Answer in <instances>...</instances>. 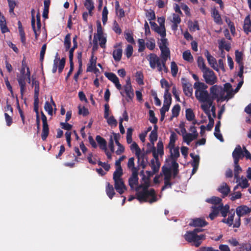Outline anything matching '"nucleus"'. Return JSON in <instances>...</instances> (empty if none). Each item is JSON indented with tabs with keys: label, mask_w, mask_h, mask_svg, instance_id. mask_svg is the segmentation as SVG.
<instances>
[{
	"label": "nucleus",
	"mask_w": 251,
	"mask_h": 251,
	"mask_svg": "<svg viewBox=\"0 0 251 251\" xmlns=\"http://www.w3.org/2000/svg\"><path fill=\"white\" fill-rule=\"evenodd\" d=\"M85 6L89 11V14H91V12L94 8V6L92 0H85L84 3Z\"/></svg>",
	"instance_id": "nucleus-48"
},
{
	"label": "nucleus",
	"mask_w": 251,
	"mask_h": 251,
	"mask_svg": "<svg viewBox=\"0 0 251 251\" xmlns=\"http://www.w3.org/2000/svg\"><path fill=\"white\" fill-rule=\"evenodd\" d=\"M125 93L127 97V100H131L133 98L134 94L133 89L131 85L124 86Z\"/></svg>",
	"instance_id": "nucleus-29"
},
{
	"label": "nucleus",
	"mask_w": 251,
	"mask_h": 251,
	"mask_svg": "<svg viewBox=\"0 0 251 251\" xmlns=\"http://www.w3.org/2000/svg\"><path fill=\"white\" fill-rule=\"evenodd\" d=\"M55 65H58V71L60 73L63 69L65 65V61L63 59L60 60L59 59H55Z\"/></svg>",
	"instance_id": "nucleus-51"
},
{
	"label": "nucleus",
	"mask_w": 251,
	"mask_h": 251,
	"mask_svg": "<svg viewBox=\"0 0 251 251\" xmlns=\"http://www.w3.org/2000/svg\"><path fill=\"white\" fill-rule=\"evenodd\" d=\"M154 31L161 36V38H165L166 29L165 26H159Z\"/></svg>",
	"instance_id": "nucleus-47"
},
{
	"label": "nucleus",
	"mask_w": 251,
	"mask_h": 251,
	"mask_svg": "<svg viewBox=\"0 0 251 251\" xmlns=\"http://www.w3.org/2000/svg\"><path fill=\"white\" fill-rule=\"evenodd\" d=\"M222 200L216 197H213L210 199H207L206 201L214 204L213 206H216L217 208H220V205L222 204L221 203Z\"/></svg>",
	"instance_id": "nucleus-32"
},
{
	"label": "nucleus",
	"mask_w": 251,
	"mask_h": 251,
	"mask_svg": "<svg viewBox=\"0 0 251 251\" xmlns=\"http://www.w3.org/2000/svg\"><path fill=\"white\" fill-rule=\"evenodd\" d=\"M182 87L184 94L188 97H191L193 94V88L192 85L188 82H185L182 83Z\"/></svg>",
	"instance_id": "nucleus-23"
},
{
	"label": "nucleus",
	"mask_w": 251,
	"mask_h": 251,
	"mask_svg": "<svg viewBox=\"0 0 251 251\" xmlns=\"http://www.w3.org/2000/svg\"><path fill=\"white\" fill-rule=\"evenodd\" d=\"M212 17L214 18V21L217 24L221 25L222 23V20L221 16L218 11L214 9L212 12Z\"/></svg>",
	"instance_id": "nucleus-39"
},
{
	"label": "nucleus",
	"mask_w": 251,
	"mask_h": 251,
	"mask_svg": "<svg viewBox=\"0 0 251 251\" xmlns=\"http://www.w3.org/2000/svg\"><path fill=\"white\" fill-rule=\"evenodd\" d=\"M202 77L206 84L210 85H213L218 82L216 75L209 68L202 72Z\"/></svg>",
	"instance_id": "nucleus-8"
},
{
	"label": "nucleus",
	"mask_w": 251,
	"mask_h": 251,
	"mask_svg": "<svg viewBox=\"0 0 251 251\" xmlns=\"http://www.w3.org/2000/svg\"><path fill=\"white\" fill-rule=\"evenodd\" d=\"M32 86L34 87V94H39V83L35 79H32Z\"/></svg>",
	"instance_id": "nucleus-59"
},
{
	"label": "nucleus",
	"mask_w": 251,
	"mask_h": 251,
	"mask_svg": "<svg viewBox=\"0 0 251 251\" xmlns=\"http://www.w3.org/2000/svg\"><path fill=\"white\" fill-rule=\"evenodd\" d=\"M157 139V133L155 130H152L150 135V140L151 143V146H154V143Z\"/></svg>",
	"instance_id": "nucleus-53"
},
{
	"label": "nucleus",
	"mask_w": 251,
	"mask_h": 251,
	"mask_svg": "<svg viewBox=\"0 0 251 251\" xmlns=\"http://www.w3.org/2000/svg\"><path fill=\"white\" fill-rule=\"evenodd\" d=\"M201 231V229L196 228L193 231H187L184 235L185 239L189 242L193 243L194 246L198 247L205 238L203 234L197 235L198 232Z\"/></svg>",
	"instance_id": "nucleus-5"
},
{
	"label": "nucleus",
	"mask_w": 251,
	"mask_h": 251,
	"mask_svg": "<svg viewBox=\"0 0 251 251\" xmlns=\"http://www.w3.org/2000/svg\"><path fill=\"white\" fill-rule=\"evenodd\" d=\"M194 117V114L191 109H188L186 110V117L188 121L193 120Z\"/></svg>",
	"instance_id": "nucleus-64"
},
{
	"label": "nucleus",
	"mask_w": 251,
	"mask_h": 251,
	"mask_svg": "<svg viewBox=\"0 0 251 251\" xmlns=\"http://www.w3.org/2000/svg\"><path fill=\"white\" fill-rule=\"evenodd\" d=\"M126 158L125 156H122L115 162L116 170L114 172L123 173V170L121 166V162Z\"/></svg>",
	"instance_id": "nucleus-41"
},
{
	"label": "nucleus",
	"mask_w": 251,
	"mask_h": 251,
	"mask_svg": "<svg viewBox=\"0 0 251 251\" xmlns=\"http://www.w3.org/2000/svg\"><path fill=\"white\" fill-rule=\"evenodd\" d=\"M159 47L161 50V57H170V52L168 46L167 39L161 38L158 42Z\"/></svg>",
	"instance_id": "nucleus-9"
},
{
	"label": "nucleus",
	"mask_w": 251,
	"mask_h": 251,
	"mask_svg": "<svg viewBox=\"0 0 251 251\" xmlns=\"http://www.w3.org/2000/svg\"><path fill=\"white\" fill-rule=\"evenodd\" d=\"M219 212V208H217L216 206H212V212L209 215V218L211 220H213L218 215Z\"/></svg>",
	"instance_id": "nucleus-56"
},
{
	"label": "nucleus",
	"mask_w": 251,
	"mask_h": 251,
	"mask_svg": "<svg viewBox=\"0 0 251 251\" xmlns=\"http://www.w3.org/2000/svg\"><path fill=\"white\" fill-rule=\"evenodd\" d=\"M108 124L112 126H116L117 125V122L113 116H108V118H105Z\"/></svg>",
	"instance_id": "nucleus-54"
},
{
	"label": "nucleus",
	"mask_w": 251,
	"mask_h": 251,
	"mask_svg": "<svg viewBox=\"0 0 251 251\" xmlns=\"http://www.w3.org/2000/svg\"><path fill=\"white\" fill-rule=\"evenodd\" d=\"M183 58L184 60L189 62H191L193 60V56L189 50L185 51L183 53Z\"/></svg>",
	"instance_id": "nucleus-58"
},
{
	"label": "nucleus",
	"mask_w": 251,
	"mask_h": 251,
	"mask_svg": "<svg viewBox=\"0 0 251 251\" xmlns=\"http://www.w3.org/2000/svg\"><path fill=\"white\" fill-rule=\"evenodd\" d=\"M105 76L115 84L116 87L118 90H120L122 89V85L120 83L119 78L114 74L112 73H106Z\"/></svg>",
	"instance_id": "nucleus-18"
},
{
	"label": "nucleus",
	"mask_w": 251,
	"mask_h": 251,
	"mask_svg": "<svg viewBox=\"0 0 251 251\" xmlns=\"http://www.w3.org/2000/svg\"><path fill=\"white\" fill-rule=\"evenodd\" d=\"M146 46L150 50H153L155 47V41L153 38H150L147 40Z\"/></svg>",
	"instance_id": "nucleus-46"
},
{
	"label": "nucleus",
	"mask_w": 251,
	"mask_h": 251,
	"mask_svg": "<svg viewBox=\"0 0 251 251\" xmlns=\"http://www.w3.org/2000/svg\"><path fill=\"white\" fill-rule=\"evenodd\" d=\"M197 61L198 66L201 71L202 73L209 69L206 66L204 59L201 57H199Z\"/></svg>",
	"instance_id": "nucleus-38"
},
{
	"label": "nucleus",
	"mask_w": 251,
	"mask_h": 251,
	"mask_svg": "<svg viewBox=\"0 0 251 251\" xmlns=\"http://www.w3.org/2000/svg\"><path fill=\"white\" fill-rule=\"evenodd\" d=\"M44 109L48 112V114L52 116L53 113V110L54 112L56 110V104L54 102L52 97L50 98V101H46L45 103Z\"/></svg>",
	"instance_id": "nucleus-15"
},
{
	"label": "nucleus",
	"mask_w": 251,
	"mask_h": 251,
	"mask_svg": "<svg viewBox=\"0 0 251 251\" xmlns=\"http://www.w3.org/2000/svg\"><path fill=\"white\" fill-rule=\"evenodd\" d=\"M235 60L238 64L239 66L244 65L242 62L243 54L242 52L236 50L235 52Z\"/></svg>",
	"instance_id": "nucleus-44"
},
{
	"label": "nucleus",
	"mask_w": 251,
	"mask_h": 251,
	"mask_svg": "<svg viewBox=\"0 0 251 251\" xmlns=\"http://www.w3.org/2000/svg\"><path fill=\"white\" fill-rule=\"evenodd\" d=\"M207 95L197 98L200 103L201 106H206L212 108V113L213 117L216 116V107L213 105L214 100L217 102L228 101L234 96L233 89L231 85L229 83L224 84V87L221 85H213L209 88V92L206 89Z\"/></svg>",
	"instance_id": "nucleus-1"
},
{
	"label": "nucleus",
	"mask_w": 251,
	"mask_h": 251,
	"mask_svg": "<svg viewBox=\"0 0 251 251\" xmlns=\"http://www.w3.org/2000/svg\"><path fill=\"white\" fill-rule=\"evenodd\" d=\"M236 179V182L238 183V185H239L240 187H241L242 188H245L249 186V183L248 180L244 177H241V178H239V177H238V178Z\"/></svg>",
	"instance_id": "nucleus-35"
},
{
	"label": "nucleus",
	"mask_w": 251,
	"mask_h": 251,
	"mask_svg": "<svg viewBox=\"0 0 251 251\" xmlns=\"http://www.w3.org/2000/svg\"><path fill=\"white\" fill-rule=\"evenodd\" d=\"M106 42V37L104 36L103 33L100 34V35H94L93 41V50H97L98 43L101 48H104Z\"/></svg>",
	"instance_id": "nucleus-10"
},
{
	"label": "nucleus",
	"mask_w": 251,
	"mask_h": 251,
	"mask_svg": "<svg viewBox=\"0 0 251 251\" xmlns=\"http://www.w3.org/2000/svg\"><path fill=\"white\" fill-rule=\"evenodd\" d=\"M180 106L178 104L175 105L172 109V115L170 118V121H172L174 117H176L179 115L180 112Z\"/></svg>",
	"instance_id": "nucleus-37"
},
{
	"label": "nucleus",
	"mask_w": 251,
	"mask_h": 251,
	"mask_svg": "<svg viewBox=\"0 0 251 251\" xmlns=\"http://www.w3.org/2000/svg\"><path fill=\"white\" fill-rule=\"evenodd\" d=\"M218 191L224 196H227L230 192V188L225 182H223L218 188Z\"/></svg>",
	"instance_id": "nucleus-25"
},
{
	"label": "nucleus",
	"mask_w": 251,
	"mask_h": 251,
	"mask_svg": "<svg viewBox=\"0 0 251 251\" xmlns=\"http://www.w3.org/2000/svg\"><path fill=\"white\" fill-rule=\"evenodd\" d=\"M97 57L94 55L93 53H92L91 58L90 60L89 66L87 68L88 71H92L96 68L97 62Z\"/></svg>",
	"instance_id": "nucleus-34"
},
{
	"label": "nucleus",
	"mask_w": 251,
	"mask_h": 251,
	"mask_svg": "<svg viewBox=\"0 0 251 251\" xmlns=\"http://www.w3.org/2000/svg\"><path fill=\"white\" fill-rule=\"evenodd\" d=\"M27 76L28 80V83L30 82V72L29 71V69L27 68V73L25 74V76H23L20 78H18V82L19 85L20 86V91L21 95L23 96L25 91V78Z\"/></svg>",
	"instance_id": "nucleus-13"
},
{
	"label": "nucleus",
	"mask_w": 251,
	"mask_h": 251,
	"mask_svg": "<svg viewBox=\"0 0 251 251\" xmlns=\"http://www.w3.org/2000/svg\"><path fill=\"white\" fill-rule=\"evenodd\" d=\"M130 150L134 152L139 159L142 157L143 154L141 153V150L138 145L135 142H133L130 146Z\"/></svg>",
	"instance_id": "nucleus-26"
},
{
	"label": "nucleus",
	"mask_w": 251,
	"mask_h": 251,
	"mask_svg": "<svg viewBox=\"0 0 251 251\" xmlns=\"http://www.w3.org/2000/svg\"><path fill=\"white\" fill-rule=\"evenodd\" d=\"M169 20L173 24L172 28L173 30H176L177 29L178 25L181 22V19L179 15L173 13L169 17Z\"/></svg>",
	"instance_id": "nucleus-16"
},
{
	"label": "nucleus",
	"mask_w": 251,
	"mask_h": 251,
	"mask_svg": "<svg viewBox=\"0 0 251 251\" xmlns=\"http://www.w3.org/2000/svg\"><path fill=\"white\" fill-rule=\"evenodd\" d=\"M138 182V172H134V173H132L128 182L132 189H136L138 191L137 199L140 202L147 201L151 203L157 201L158 198L155 191L152 189H148L150 185L148 178H146L144 183L139 187L137 186Z\"/></svg>",
	"instance_id": "nucleus-2"
},
{
	"label": "nucleus",
	"mask_w": 251,
	"mask_h": 251,
	"mask_svg": "<svg viewBox=\"0 0 251 251\" xmlns=\"http://www.w3.org/2000/svg\"><path fill=\"white\" fill-rule=\"evenodd\" d=\"M116 12L117 15L122 18L125 16L124 10L120 7V4L118 1L115 2Z\"/></svg>",
	"instance_id": "nucleus-45"
},
{
	"label": "nucleus",
	"mask_w": 251,
	"mask_h": 251,
	"mask_svg": "<svg viewBox=\"0 0 251 251\" xmlns=\"http://www.w3.org/2000/svg\"><path fill=\"white\" fill-rule=\"evenodd\" d=\"M243 28L247 34L251 32V15H248L245 19Z\"/></svg>",
	"instance_id": "nucleus-24"
},
{
	"label": "nucleus",
	"mask_w": 251,
	"mask_h": 251,
	"mask_svg": "<svg viewBox=\"0 0 251 251\" xmlns=\"http://www.w3.org/2000/svg\"><path fill=\"white\" fill-rule=\"evenodd\" d=\"M164 103L170 105L172 102V98L170 93L169 92L168 90H165V92L164 96Z\"/></svg>",
	"instance_id": "nucleus-43"
},
{
	"label": "nucleus",
	"mask_w": 251,
	"mask_h": 251,
	"mask_svg": "<svg viewBox=\"0 0 251 251\" xmlns=\"http://www.w3.org/2000/svg\"><path fill=\"white\" fill-rule=\"evenodd\" d=\"M31 26L34 32L35 38L37 39L41 28L40 16V13H38L36 16V22L34 17L31 19Z\"/></svg>",
	"instance_id": "nucleus-11"
},
{
	"label": "nucleus",
	"mask_w": 251,
	"mask_h": 251,
	"mask_svg": "<svg viewBox=\"0 0 251 251\" xmlns=\"http://www.w3.org/2000/svg\"><path fill=\"white\" fill-rule=\"evenodd\" d=\"M170 106V105L163 104V107L160 109V114H161V121L163 120L164 117H165V113L166 111H168L169 110Z\"/></svg>",
	"instance_id": "nucleus-55"
},
{
	"label": "nucleus",
	"mask_w": 251,
	"mask_h": 251,
	"mask_svg": "<svg viewBox=\"0 0 251 251\" xmlns=\"http://www.w3.org/2000/svg\"><path fill=\"white\" fill-rule=\"evenodd\" d=\"M207 225L206 221L201 218H196L192 220L191 222L190 223L189 225L191 226L197 227L201 226L202 227Z\"/></svg>",
	"instance_id": "nucleus-22"
},
{
	"label": "nucleus",
	"mask_w": 251,
	"mask_h": 251,
	"mask_svg": "<svg viewBox=\"0 0 251 251\" xmlns=\"http://www.w3.org/2000/svg\"><path fill=\"white\" fill-rule=\"evenodd\" d=\"M114 141H115V143L117 145V146H118V149L115 152L118 155H120L121 154V153H122L123 152H124V151H125V148L124 147V146L121 144H120V143L118 141V137H117V136L116 134H114Z\"/></svg>",
	"instance_id": "nucleus-31"
},
{
	"label": "nucleus",
	"mask_w": 251,
	"mask_h": 251,
	"mask_svg": "<svg viewBox=\"0 0 251 251\" xmlns=\"http://www.w3.org/2000/svg\"><path fill=\"white\" fill-rule=\"evenodd\" d=\"M234 177L235 178H238L239 176V174L242 172V169L238 165V162L236 163H234Z\"/></svg>",
	"instance_id": "nucleus-57"
},
{
	"label": "nucleus",
	"mask_w": 251,
	"mask_h": 251,
	"mask_svg": "<svg viewBox=\"0 0 251 251\" xmlns=\"http://www.w3.org/2000/svg\"><path fill=\"white\" fill-rule=\"evenodd\" d=\"M127 167L131 170L132 173H134V172H138L137 169L135 167L134 158L133 157L129 158L127 162Z\"/></svg>",
	"instance_id": "nucleus-40"
},
{
	"label": "nucleus",
	"mask_w": 251,
	"mask_h": 251,
	"mask_svg": "<svg viewBox=\"0 0 251 251\" xmlns=\"http://www.w3.org/2000/svg\"><path fill=\"white\" fill-rule=\"evenodd\" d=\"M71 45V35L68 34L64 39V46L66 50H69Z\"/></svg>",
	"instance_id": "nucleus-62"
},
{
	"label": "nucleus",
	"mask_w": 251,
	"mask_h": 251,
	"mask_svg": "<svg viewBox=\"0 0 251 251\" xmlns=\"http://www.w3.org/2000/svg\"><path fill=\"white\" fill-rule=\"evenodd\" d=\"M136 80L140 85L143 84V75L140 72H137L135 75Z\"/></svg>",
	"instance_id": "nucleus-63"
},
{
	"label": "nucleus",
	"mask_w": 251,
	"mask_h": 251,
	"mask_svg": "<svg viewBox=\"0 0 251 251\" xmlns=\"http://www.w3.org/2000/svg\"><path fill=\"white\" fill-rule=\"evenodd\" d=\"M152 151L155 158H157L159 155L162 156L164 154V147L162 141L159 140L156 146V148L152 146Z\"/></svg>",
	"instance_id": "nucleus-14"
},
{
	"label": "nucleus",
	"mask_w": 251,
	"mask_h": 251,
	"mask_svg": "<svg viewBox=\"0 0 251 251\" xmlns=\"http://www.w3.org/2000/svg\"><path fill=\"white\" fill-rule=\"evenodd\" d=\"M219 49L221 50H222L223 49H226L227 51H228L230 49V44H229L228 43H226L224 39L221 40L219 42Z\"/></svg>",
	"instance_id": "nucleus-50"
},
{
	"label": "nucleus",
	"mask_w": 251,
	"mask_h": 251,
	"mask_svg": "<svg viewBox=\"0 0 251 251\" xmlns=\"http://www.w3.org/2000/svg\"><path fill=\"white\" fill-rule=\"evenodd\" d=\"M96 140L100 148L103 151H106V149H107V147L105 140L99 135L96 136Z\"/></svg>",
	"instance_id": "nucleus-30"
},
{
	"label": "nucleus",
	"mask_w": 251,
	"mask_h": 251,
	"mask_svg": "<svg viewBox=\"0 0 251 251\" xmlns=\"http://www.w3.org/2000/svg\"><path fill=\"white\" fill-rule=\"evenodd\" d=\"M243 156V152L240 146H236L232 152V157L234 159V163H236L239 162V159Z\"/></svg>",
	"instance_id": "nucleus-19"
},
{
	"label": "nucleus",
	"mask_w": 251,
	"mask_h": 251,
	"mask_svg": "<svg viewBox=\"0 0 251 251\" xmlns=\"http://www.w3.org/2000/svg\"><path fill=\"white\" fill-rule=\"evenodd\" d=\"M177 139V136L174 132H172L170 137V141L168 145L169 150L170 157L167 160L168 165L170 166L174 172V174L176 175L178 172V164L176 161L179 156V147L175 146V143Z\"/></svg>",
	"instance_id": "nucleus-3"
},
{
	"label": "nucleus",
	"mask_w": 251,
	"mask_h": 251,
	"mask_svg": "<svg viewBox=\"0 0 251 251\" xmlns=\"http://www.w3.org/2000/svg\"><path fill=\"white\" fill-rule=\"evenodd\" d=\"M193 78L196 81L194 84V88L195 89V95L197 99L198 97L204 96L207 95L206 89H207V85L202 82L199 81V77L195 74L192 75Z\"/></svg>",
	"instance_id": "nucleus-6"
},
{
	"label": "nucleus",
	"mask_w": 251,
	"mask_h": 251,
	"mask_svg": "<svg viewBox=\"0 0 251 251\" xmlns=\"http://www.w3.org/2000/svg\"><path fill=\"white\" fill-rule=\"evenodd\" d=\"M108 13V10L106 6H104L102 12V21L104 25L107 21V15Z\"/></svg>",
	"instance_id": "nucleus-60"
},
{
	"label": "nucleus",
	"mask_w": 251,
	"mask_h": 251,
	"mask_svg": "<svg viewBox=\"0 0 251 251\" xmlns=\"http://www.w3.org/2000/svg\"><path fill=\"white\" fill-rule=\"evenodd\" d=\"M251 212V209L248 206L243 205L239 206L236 209V213L240 217Z\"/></svg>",
	"instance_id": "nucleus-28"
},
{
	"label": "nucleus",
	"mask_w": 251,
	"mask_h": 251,
	"mask_svg": "<svg viewBox=\"0 0 251 251\" xmlns=\"http://www.w3.org/2000/svg\"><path fill=\"white\" fill-rule=\"evenodd\" d=\"M147 58L149 62L150 67L152 69H155L156 68V65L159 59V58L154 53H151L149 55Z\"/></svg>",
	"instance_id": "nucleus-21"
},
{
	"label": "nucleus",
	"mask_w": 251,
	"mask_h": 251,
	"mask_svg": "<svg viewBox=\"0 0 251 251\" xmlns=\"http://www.w3.org/2000/svg\"><path fill=\"white\" fill-rule=\"evenodd\" d=\"M179 129H176V131L178 134L182 136L183 142L187 145H189L191 142L196 139L198 137V133L196 127L194 126H191L190 128L191 133H188L187 132L183 123L179 124Z\"/></svg>",
	"instance_id": "nucleus-4"
},
{
	"label": "nucleus",
	"mask_w": 251,
	"mask_h": 251,
	"mask_svg": "<svg viewBox=\"0 0 251 251\" xmlns=\"http://www.w3.org/2000/svg\"><path fill=\"white\" fill-rule=\"evenodd\" d=\"M1 32L2 33H6L8 37L10 36V32L8 28L6 25L5 19L1 16Z\"/></svg>",
	"instance_id": "nucleus-27"
},
{
	"label": "nucleus",
	"mask_w": 251,
	"mask_h": 251,
	"mask_svg": "<svg viewBox=\"0 0 251 251\" xmlns=\"http://www.w3.org/2000/svg\"><path fill=\"white\" fill-rule=\"evenodd\" d=\"M168 58L161 57V59H159L156 65V67L159 72H168V69L165 65L166 60Z\"/></svg>",
	"instance_id": "nucleus-20"
},
{
	"label": "nucleus",
	"mask_w": 251,
	"mask_h": 251,
	"mask_svg": "<svg viewBox=\"0 0 251 251\" xmlns=\"http://www.w3.org/2000/svg\"><path fill=\"white\" fill-rule=\"evenodd\" d=\"M204 55L207 58V61L210 66L215 70L218 71V68L216 59L211 55L208 50H205L204 52Z\"/></svg>",
	"instance_id": "nucleus-17"
},
{
	"label": "nucleus",
	"mask_w": 251,
	"mask_h": 251,
	"mask_svg": "<svg viewBox=\"0 0 251 251\" xmlns=\"http://www.w3.org/2000/svg\"><path fill=\"white\" fill-rule=\"evenodd\" d=\"M201 108L208 118L209 123L207 125V127L208 130H210L213 127L214 123V117H213V115H212V108L208 107L206 106H201Z\"/></svg>",
	"instance_id": "nucleus-12"
},
{
	"label": "nucleus",
	"mask_w": 251,
	"mask_h": 251,
	"mask_svg": "<svg viewBox=\"0 0 251 251\" xmlns=\"http://www.w3.org/2000/svg\"><path fill=\"white\" fill-rule=\"evenodd\" d=\"M123 173L114 172L113 180L114 181V187L116 191L120 194H123L126 190V186L122 178Z\"/></svg>",
	"instance_id": "nucleus-7"
},
{
	"label": "nucleus",
	"mask_w": 251,
	"mask_h": 251,
	"mask_svg": "<svg viewBox=\"0 0 251 251\" xmlns=\"http://www.w3.org/2000/svg\"><path fill=\"white\" fill-rule=\"evenodd\" d=\"M12 115L13 114L4 113V121L8 126H11L13 123Z\"/></svg>",
	"instance_id": "nucleus-49"
},
{
	"label": "nucleus",
	"mask_w": 251,
	"mask_h": 251,
	"mask_svg": "<svg viewBox=\"0 0 251 251\" xmlns=\"http://www.w3.org/2000/svg\"><path fill=\"white\" fill-rule=\"evenodd\" d=\"M106 192L108 196L112 199L113 196L115 195L114 190L112 185H110L109 183H107L106 187Z\"/></svg>",
	"instance_id": "nucleus-42"
},
{
	"label": "nucleus",
	"mask_w": 251,
	"mask_h": 251,
	"mask_svg": "<svg viewBox=\"0 0 251 251\" xmlns=\"http://www.w3.org/2000/svg\"><path fill=\"white\" fill-rule=\"evenodd\" d=\"M171 73L173 76H175L178 71V68L175 62H172L171 64Z\"/></svg>",
	"instance_id": "nucleus-61"
},
{
	"label": "nucleus",
	"mask_w": 251,
	"mask_h": 251,
	"mask_svg": "<svg viewBox=\"0 0 251 251\" xmlns=\"http://www.w3.org/2000/svg\"><path fill=\"white\" fill-rule=\"evenodd\" d=\"M170 167V168H166V167H163L162 168V171H163V175L164 176V180H170L171 179V170H173L172 168L169 166ZM174 173V172H173ZM174 176H176V175H175L174 174Z\"/></svg>",
	"instance_id": "nucleus-36"
},
{
	"label": "nucleus",
	"mask_w": 251,
	"mask_h": 251,
	"mask_svg": "<svg viewBox=\"0 0 251 251\" xmlns=\"http://www.w3.org/2000/svg\"><path fill=\"white\" fill-rule=\"evenodd\" d=\"M219 211L221 212L222 215L223 217H226L229 210V206L227 205H226L223 206V204H222L220 208H219Z\"/></svg>",
	"instance_id": "nucleus-52"
},
{
	"label": "nucleus",
	"mask_w": 251,
	"mask_h": 251,
	"mask_svg": "<svg viewBox=\"0 0 251 251\" xmlns=\"http://www.w3.org/2000/svg\"><path fill=\"white\" fill-rule=\"evenodd\" d=\"M122 49L119 47L115 49L113 52V56L115 60L119 61L121 60L122 55Z\"/></svg>",
	"instance_id": "nucleus-33"
}]
</instances>
